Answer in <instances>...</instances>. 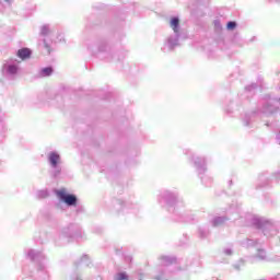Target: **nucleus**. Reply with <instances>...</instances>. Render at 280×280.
I'll return each mask as SVG.
<instances>
[{
	"label": "nucleus",
	"instance_id": "obj_9",
	"mask_svg": "<svg viewBox=\"0 0 280 280\" xmlns=\"http://www.w3.org/2000/svg\"><path fill=\"white\" fill-rule=\"evenodd\" d=\"M40 34L42 36H47V34H49V26L47 25L42 26Z\"/></svg>",
	"mask_w": 280,
	"mask_h": 280
},
{
	"label": "nucleus",
	"instance_id": "obj_15",
	"mask_svg": "<svg viewBox=\"0 0 280 280\" xmlns=\"http://www.w3.org/2000/svg\"><path fill=\"white\" fill-rule=\"evenodd\" d=\"M224 253H225V255H232L233 254V252L231 249H225Z\"/></svg>",
	"mask_w": 280,
	"mask_h": 280
},
{
	"label": "nucleus",
	"instance_id": "obj_3",
	"mask_svg": "<svg viewBox=\"0 0 280 280\" xmlns=\"http://www.w3.org/2000/svg\"><path fill=\"white\" fill-rule=\"evenodd\" d=\"M32 56V50L30 48H22L18 51V57L21 58V60H25Z\"/></svg>",
	"mask_w": 280,
	"mask_h": 280
},
{
	"label": "nucleus",
	"instance_id": "obj_10",
	"mask_svg": "<svg viewBox=\"0 0 280 280\" xmlns=\"http://www.w3.org/2000/svg\"><path fill=\"white\" fill-rule=\"evenodd\" d=\"M117 280H128V275L126 272H120L116 276Z\"/></svg>",
	"mask_w": 280,
	"mask_h": 280
},
{
	"label": "nucleus",
	"instance_id": "obj_13",
	"mask_svg": "<svg viewBox=\"0 0 280 280\" xmlns=\"http://www.w3.org/2000/svg\"><path fill=\"white\" fill-rule=\"evenodd\" d=\"M28 257L31 258V259H35L36 258V256H35V254H34V250H30L28 252Z\"/></svg>",
	"mask_w": 280,
	"mask_h": 280
},
{
	"label": "nucleus",
	"instance_id": "obj_18",
	"mask_svg": "<svg viewBox=\"0 0 280 280\" xmlns=\"http://www.w3.org/2000/svg\"><path fill=\"white\" fill-rule=\"evenodd\" d=\"M175 43H178V38L175 39Z\"/></svg>",
	"mask_w": 280,
	"mask_h": 280
},
{
	"label": "nucleus",
	"instance_id": "obj_8",
	"mask_svg": "<svg viewBox=\"0 0 280 280\" xmlns=\"http://www.w3.org/2000/svg\"><path fill=\"white\" fill-rule=\"evenodd\" d=\"M213 226H220V224H224V218L218 217L212 221Z\"/></svg>",
	"mask_w": 280,
	"mask_h": 280
},
{
	"label": "nucleus",
	"instance_id": "obj_4",
	"mask_svg": "<svg viewBox=\"0 0 280 280\" xmlns=\"http://www.w3.org/2000/svg\"><path fill=\"white\" fill-rule=\"evenodd\" d=\"M178 25H179V20L178 18H173L171 20V27L173 28V31L175 32V34H178Z\"/></svg>",
	"mask_w": 280,
	"mask_h": 280
},
{
	"label": "nucleus",
	"instance_id": "obj_2",
	"mask_svg": "<svg viewBox=\"0 0 280 280\" xmlns=\"http://www.w3.org/2000/svg\"><path fill=\"white\" fill-rule=\"evenodd\" d=\"M49 163L51 165V167H57L58 166V161H60V155L56 152H51L49 154Z\"/></svg>",
	"mask_w": 280,
	"mask_h": 280
},
{
	"label": "nucleus",
	"instance_id": "obj_16",
	"mask_svg": "<svg viewBox=\"0 0 280 280\" xmlns=\"http://www.w3.org/2000/svg\"><path fill=\"white\" fill-rule=\"evenodd\" d=\"M261 254H262V255L260 256V258H261V259H265V258H266V253H265V252H261Z\"/></svg>",
	"mask_w": 280,
	"mask_h": 280
},
{
	"label": "nucleus",
	"instance_id": "obj_11",
	"mask_svg": "<svg viewBox=\"0 0 280 280\" xmlns=\"http://www.w3.org/2000/svg\"><path fill=\"white\" fill-rule=\"evenodd\" d=\"M235 26H236L235 22L228 23V30H235Z\"/></svg>",
	"mask_w": 280,
	"mask_h": 280
},
{
	"label": "nucleus",
	"instance_id": "obj_1",
	"mask_svg": "<svg viewBox=\"0 0 280 280\" xmlns=\"http://www.w3.org/2000/svg\"><path fill=\"white\" fill-rule=\"evenodd\" d=\"M57 196H58V198H60V200L66 202V205H68L69 207H73V205H75V202H78V198H75V196L67 195V191H65V190H58Z\"/></svg>",
	"mask_w": 280,
	"mask_h": 280
},
{
	"label": "nucleus",
	"instance_id": "obj_20",
	"mask_svg": "<svg viewBox=\"0 0 280 280\" xmlns=\"http://www.w3.org/2000/svg\"><path fill=\"white\" fill-rule=\"evenodd\" d=\"M279 144H280V141H279Z\"/></svg>",
	"mask_w": 280,
	"mask_h": 280
},
{
	"label": "nucleus",
	"instance_id": "obj_5",
	"mask_svg": "<svg viewBox=\"0 0 280 280\" xmlns=\"http://www.w3.org/2000/svg\"><path fill=\"white\" fill-rule=\"evenodd\" d=\"M51 73H54V69H51L49 67L48 68H44L40 71L42 78H47V77L51 75Z\"/></svg>",
	"mask_w": 280,
	"mask_h": 280
},
{
	"label": "nucleus",
	"instance_id": "obj_17",
	"mask_svg": "<svg viewBox=\"0 0 280 280\" xmlns=\"http://www.w3.org/2000/svg\"><path fill=\"white\" fill-rule=\"evenodd\" d=\"M247 245L250 246V241H248Z\"/></svg>",
	"mask_w": 280,
	"mask_h": 280
},
{
	"label": "nucleus",
	"instance_id": "obj_19",
	"mask_svg": "<svg viewBox=\"0 0 280 280\" xmlns=\"http://www.w3.org/2000/svg\"><path fill=\"white\" fill-rule=\"evenodd\" d=\"M252 89H255V85H252Z\"/></svg>",
	"mask_w": 280,
	"mask_h": 280
},
{
	"label": "nucleus",
	"instance_id": "obj_7",
	"mask_svg": "<svg viewBox=\"0 0 280 280\" xmlns=\"http://www.w3.org/2000/svg\"><path fill=\"white\" fill-rule=\"evenodd\" d=\"M19 71V67L14 66V65H9L8 66V73H10V75H15V73Z\"/></svg>",
	"mask_w": 280,
	"mask_h": 280
},
{
	"label": "nucleus",
	"instance_id": "obj_14",
	"mask_svg": "<svg viewBox=\"0 0 280 280\" xmlns=\"http://www.w3.org/2000/svg\"><path fill=\"white\" fill-rule=\"evenodd\" d=\"M168 45H170V47H174L176 45V43L172 42V38H168Z\"/></svg>",
	"mask_w": 280,
	"mask_h": 280
},
{
	"label": "nucleus",
	"instance_id": "obj_6",
	"mask_svg": "<svg viewBox=\"0 0 280 280\" xmlns=\"http://www.w3.org/2000/svg\"><path fill=\"white\" fill-rule=\"evenodd\" d=\"M253 224H254V226H256V229H261V226H264L265 222L260 218H254Z\"/></svg>",
	"mask_w": 280,
	"mask_h": 280
},
{
	"label": "nucleus",
	"instance_id": "obj_12",
	"mask_svg": "<svg viewBox=\"0 0 280 280\" xmlns=\"http://www.w3.org/2000/svg\"><path fill=\"white\" fill-rule=\"evenodd\" d=\"M39 196L40 198H47V191L46 190L39 191Z\"/></svg>",
	"mask_w": 280,
	"mask_h": 280
}]
</instances>
